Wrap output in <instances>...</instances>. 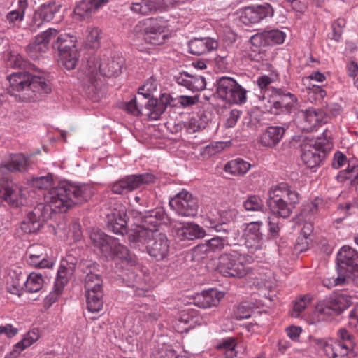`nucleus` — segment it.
Returning <instances> with one entry per match:
<instances>
[{
	"label": "nucleus",
	"instance_id": "f8f14e48",
	"mask_svg": "<svg viewBox=\"0 0 358 358\" xmlns=\"http://www.w3.org/2000/svg\"><path fill=\"white\" fill-rule=\"evenodd\" d=\"M170 207L179 215L182 217H194L198 210V203L192 194L182 190L169 201Z\"/></svg>",
	"mask_w": 358,
	"mask_h": 358
},
{
	"label": "nucleus",
	"instance_id": "37998d69",
	"mask_svg": "<svg viewBox=\"0 0 358 358\" xmlns=\"http://www.w3.org/2000/svg\"><path fill=\"white\" fill-rule=\"evenodd\" d=\"M195 313L192 312H183L180 316V317L178 320V325H180L182 324H187L188 327H182L180 330H178V331L183 332L187 331L189 327H192L194 324H197L201 325L203 323H206V321L201 322V318H199L198 316L194 315Z\"/></svg>",
	"mask_w": 358,
	"mask_h": 358
},
{
	"label": "nucleus",
	"instance_id": "f3484780",
	"mask_svg": "<svg viewBox=\"0 0 358 358\" xmlns=\"http://www.w3.org/2000/svg\"><path fill=\"white\" fill-rule=\"evenodd\" d=\"M273 13V8L269 3H264L245 8L241 12L240 18L243 24H256L266 17H271Z\"/></svg>",
	"mask_w": 358,
	"mask_h": 358
},
{
	"label": "nucleus",
	"instance_id": "b1692460",
	"mask_svg": "<svg viewBox=\"0 0 358 358\" xmlns=\"http://www.w3.org/2000/svg\"><path fill=\"white\" fill-rule=\"evenodd\" d=\"M177 83L192 92H200L206 88L205 78L201 76H194L187 72H182L176 76Z\"/></svg>",
	"mask_w": 358,
	"mask_h": 358
},
{
	"label": "nucleus",
	"instance_id": "680f3d73",
	"mask_svg": "<svg viewBox=\"0 0 358 358\" xmlns=\"http://www.w3.org/2000/svg\"><path fill=\"white\" fill-rule=\"evenodd\" d=\"M250 42L252 45L256 47L269 45L266 31L257 33L253 35L250 38Z\"/></svg>",
	"mask_w": 358,
	"mask_h": 358
},
{
	"label": "nucleus",
	"instance_id": "aec40b11",
	"mask_svg": "<svg viewBox=\"0 0 358 358\" xmlns=\"http://www.w3.org/2000/svg\"><path fill=\"white\" fill-rule=\"evenodd\" d=\"M168 0H139L131 4L130 10L136 14L148 15L157 11H164L168 8Z\"/></svg>",
	"mask_w": 358,
	"mask_h": 358
},
{
	"label": "nucleus",
	"instance_id": "72a5a7b5",
	"mask_svg": "<svg viewBox=\"0 0 358 358\" xmlns=\"http://www.w3.org/2000/svg\"><path fill=\"white\" fill-rule=\"evenodd\" d=\"M28 166L27 158L22 154H15L10 156V160L2 164L1 169L10 172H22Z\"/></svg>",
	"mask_w": 358,
	"mask_h": 358
},
{
	"label": "nucleus",
	"instance_id": "4c0bfd02",
	"mask_svg": "<svg viewBox=\"0 0 358 358\" xmlns=\"http://www.w3.org/2000/svg\"><path fill=\"white\" fill-rule=\"evenodd\" d=\"M87 306L90 312L97 313L103 307L102 289L86 292Z\"/></svg>",
	"mask_w": 358,
	"mask_h": 358
},
{
	"label": "nucleus",
	"instance_id": "864d4df0",
	"mask_svg": "<svg viewBox=\"0 0 358 358\" xmlns=\"http://www.w3.org/2000/svg\"><path fill=\"white\" fill-rule=\"evenodd\" d=\"M310 301L311 297L310 295H305L296 300L294 304L293 310L292 312V317H298Z\"/></svg>",
	"mask_w": 358,
	"mask_h": 358
},
{
	"label": "nucleus",
	"instance_id": "de8ad7c7",
	"mask_svg": "<svg viewBox=\"0 0 358 358\" xmlns=\"http://www.w3.org/2000/svg\"><path fill=\"white\" fill-rule=\"evenodd\" d=\"M24 277L22 275H15V278H12L10 282H8L7 289L12 294L17 296H20L24 289Z\"/></svg>",
	"mask_w": 358,
	"mask_h": 358
},
{
	"label": "nucleus",
	"instance_id": "338daca9",
	"mask_svg": "<svg viewBox=\"0 0 358 358\" xmlns=\"http://www.w3.org/2000/svg\"><path fill=\"white\" fill-rule=\"evenodd\" d=\"M348 327L354 331H358V304L349 313Z\"/></svg>",
	"mask_w": 358,
	"mask_h": 358
},
{
	"label": "nucleus",
	"instance_id": "ddd939ff",
	"mask_svg": "<svg viewBox=\"0 0 358 358\" xmlns=\"http://www.w3.org/2000/svg\"><path fill=\"white\" fill-rule=\"evenodd\" d=\"M338 268L348 278L358 277V252L350 246H343L337 255Z\"/></svg>",
	"mask_w": 358,
	"mask_h": 358
},
{
	"label": "nucleus",
	"instance_id": "412c9836",
	"mask_svg": "<svg viewBox=\"0 0 358 358\" xmlns=\"http://www.w3.org/2000/svg\"><path fill=\"white\" fill-rule=\"evenodd\" d=\"M268 196L287 201V203L296 205L300 201L299 194L288 183L280 182L273 185L268 191Z\"/></svg>",
	"mask_w": 358,
	"mask_h": 358
},
{
	"label": "nucleus",
	"instance_id": "4be33fe9",
	"mask_svg": "<svg viewBox=\"0 0 358 358\" xmlns=\"http://www.w3.org/2000/svg\"><path fill=\"white\" fill-rule=\"evenodd\" d=\"M262 222H251L246 225L244 237L246 247L252 250L262 248V234L260 228Z\"/></svg>",
	"mask_w": 358,
	"mask_h": 358
},
{
	"label": "nucleus",
	"instance_id": "20e7f679",
	"mask_svg": "<svg viewBox=\"0 0 358 358\" xmlns=\"http://www.w3.org/2000/svg\"><path fill=\"white\" fill-rule=\"evenodd\" d=\"M352 304V297L345 292L333 293L320 301L311 319V324L325 321L334 315H338Z\"/></svg>",
	"mask_w": 358,
	"mask_h": 358
},
{
	"label": "nucleus",
	"instance_id": "c9c22d12",
	"mask_svg": "<svg viewBox=\"0 0 358 358\" xmlns=\"http://www.w3.org/2000/svg\"><path fill=\"white\" fill-rule=\"evenodd\" d=\"M274 80L273 78H271L266 75H263L260 77H259L257 80V84L260 88L261 90H264V94L263 96H259V105L258 106L259 108H261L264 110H268L270 108V105H268L267 103V99L266 97V94H267V96H270V92H273L274 90H270L268 88V86L273 83Z\"/></svg>",
	"mask_w": 358,
	"mask_h": 358
},
{
	"label": "nucleus",
	"instance_id": "393cba45",
	"mask_svg": "<svg viewBox=\"0 0 358 358\" xmlns=\"http://www.w3.org/2000/svg\"><path fill=\"white\" fill-rule=\"evenodd\" d=\"M301 152V160L308 168L314 169L320 166L322 152L313 143L303 144Z\"/></svg>",
	"mask_w": 358,
	"mask_h": 358
},
{
	"label": "nucleus",
	"instance_id": "2eb2a0df",
	"mask_svg": "<svg viewBox=\"0 0 358 358\" xmlns=\"http://www.w3.org/2000/svg\"><path fill=\"white\" fill-rule=\"evenodd\" d=\"M238 212L234 208L220 210L217 212V217L207 218L203 224L206 227L214 229L217 232H225L227 234H232L231 222L236 217Z\"/></svg>",
	"mask_w": 358,
	"mask_h": 358
},
{
	"label": "nucleus",
	"instance_id": "13d9d810",
	"mask_svg": "<svg viewBox=\"0 0 358 358\" xmlns=\"http://www.w3.org/2000/svg\"><path fill=\"white\" fill-rule=\"evenodd\" d=\"M53 182V178L51 175L34 178L32 179V185L38 189H48Z\"/></svg>",
	"mask_w": 358,
	"mask_h": 358
},
{
	"label": "nucleus",
	"instance_id": "ea45409f",
	"mask_svg": "<svg viewBox=\"0 0 358 358\" xmlns=\"http://www.w3.org/2000/svg\"><path fill=\"white\" fill-rule=\"evenodd\" d=\"M26 259L29 265L39 268H50L54 265V262L48 258L47 255H27Z\"/></svg>",
	"mask_w": 358,
	"mask_h": 358
},
{
	"label": "nucleus",
	"instance_id": "bb28decb",
	"mask_svg": "<svg viewBox=\"0 0 358 358\" xmlns=\"http://www.w3.org/2000/svg\"><path fill=\"white\" fill-rule=\"evenodd\" d=\"M217 45V42L211 38H194L189 43V49L192 54L201 55L215 50Z\"/></svg>",
	"mask_w": 358,
	"mask_h": 358
},
{
	"label": "nucleus",
	"instance_id": "39448f33",
	"mask_svg": "<svg viewBox=\"0 0 358 358\" xmlns=\"http://www.w3.org/2000/svg\"><path fill=\"white\" fill-rule=\"evenodd\" d=\"M252 260L250 256L231 251L220 257L218 269L225 277L242 278L250 272L248 264Z\"/></svg>",
	"mask_w": 358,
	"mask_h": 358
},
{
	"label": "nucleus",
	"instance_id": "09e8293b",
	"mask_svg": "<svg viewBox=\"0 0 358 358\" xmlns=\"http://www.w3.org/2000/svg\"><path fill=\"white\" fill-rule=\"evenodd\" d=\"M355 280V278H348V275L345 272L341 271L338 268L337 277L325 278L323 282L326 287L331 288L337 285H343L346 282H349L350 281Z\"/></svg>",
	"mask_w": 358,
	"mask_h": 358
},
{
	"label": "nucleus",
	"instance_id": "2f4dec72",
	"mask_svg": "<svg viewBox=\"0 0 358 358\" xmlns=\"http://www.w3.org/2000/svg\"><path fill=\"white\" fill-rule=\"evenodd\" d=\"M76 42L77 38L75 36L66 33L60 34L53 43L52 48L57 50L60 55L63 52L76 50Z\"/></svg>",
	"mask_w": 358,
	"mask_h": 358
},
{
	"label": "nucleus",
	"instance_id": "f704fd0d",
	"mask_svg": "<svg viewBox=\"0 0 358 358\" xmlns=\"http://www.w3.org/2000/svg\"><path fill=\"white\" fill-rule=\"evenodd\" d=\"M251 166L248 162L241 158H236L228 162L225 164L224 170L226 173L233 176H243L250 169Z\"/></svg>",
	"mask_w": 358,
	"mask_h": 358
},
{
	"label": "nucleus",
	"instance_id": "6e6552de",
	"mask_svg": "<svg viewBox=\"0 0 358 358\" xmlns=\"http://www.w3.org/2000/svg\"><path fill=\"white\" fill-rule=\"evenodd\" d=\"M338 106H328L327 111H322L315 108H308L298 112L296 121L301 130L313 131L318 126L327 122L326 113H330L334 115L338 111Z\"/></svg>",
	"mask_w": 358,
	"mask_h": 358
},
{
	"label": "nucleus",
	"instance_id": "7c9ffc66",
	"mask_svg": "<svg viewBox=\"0 0 358 358\" xmlns=\"http://www.w3.org/2000/svg\"><path fill=\"white\" fill-rule=\"evenodd\" d=\"M108 0H82L74 8V13L80 17H85L99 9Z\"/></svg>",
	"mask_w": 358,
	"mask_h": 358
},
{
	"label": "nucleus",
	"instance_id": "423d86ee",
	"mask_svg": "<svg viewBox=\"0 0 358 358\" xmlns=\"http://www.w3.org/2000/svg\"><path fill=\"white\" fill-rule=\"evenodd\" d=\"M90 238L93 245L106 258L127 259L129 257V252L125 246L121 245L116 238L108 236L99 230H93L90 234Z\"/></svg>",
	"mask_w": 358,
	"mask_h": 358
},
{
	"label": "nucleus",
	"instance_id": "c03bdc74",
	"mask_svg": "<svg viewBox=\"0 0 358 358\" xmlns=\"http://www.w3.org/2000/svg\"><path fill=\"white\" fill-rule=\"evenodd\" d=\"M39 338L38 332L32 330L28 332L23 338L22 340L16 343L13 347V352L16 354H20L25 348L32 345Z\"/></svg>",
	"mask_w": 358,
	"mask_h": 358
},
{
	"label": "nucleus",
	"instance_id": "bf43d9fd",
	"mask_svg": "<svg viewBox=\"0 0 358 358\" xmlns=\"http://www.w3.org/2000/svg\"><path fill=\"white\" fill-rule=\"evenodd\" d=\"M268 45L282 44L285 39V34L280 30H271L266 31Z\"/></svg>",
	"mask_w": 358,
	"mask_h": 358
},
{
	"label": "nucleus",
	"instance_id": "a18cd8bd",
	"mask_svg": "<svg viewBox=\"0 0 358 358\" xmlns=\"http://www.w3.org/2000/svg\"><path fill=\"white\" fill-rule=\"evenodd\" d=\"M59 5L55 2H50L43 4L38 10H36V17H42L45 21H50L55 14L59 10Z\"/></svg>",
	"mask_w": 358,
	"mask_h": 358
},
{
	"label": "nucleus",
	"instance_id": "7ed1b4c3",
	"mask_svg": "<svg viewBox=\"0 0 358 358\" xmlns=\"http://www.w3.org/2000/svg\"><path fill=\"white\" fill-rule=\"evenodd\" d=\"M9 92L24 101H34L38 94L50 92L51 89L42 75H34L22 71L15 72L8 77Z\"/></svg>",
	"mask_w": 358,
	"mask_h": 358
},
{
	"label": "nucleus",
	"instance_id": "603ef678",
	"mask_svg": "<svg viewBox=\"0 0 358 358\" xmlns=\"http://www.w3.org/2000/svg\"><path fill=\"white\" fill-rule=\"evenodd\" d=\"M64 288L55 284L52 290L44 299V307L50 308L55 303L63 292Z\"/></svg>",
	"mask_w": 358,
	"mask_h": 358
},
{
	"label": "nucleus",
	"instance_id": "5701e85b",
	"mask_svg": "<svg viewBox=\"0 0 358 358\" xmlns=\"http://www.w3.org/2000/svg\"><path fill=\"white\" fill-rule=\"evenodd\" d=\"M224 296L223 292L210 289L197 294L194 299V303L200 308H208L217 306Z\"/></svg>",
	"mask_w": 358,
	"mask_h": 358
},
{
	"label": "nucleus",
	"instance_id": "4468645a",
	"mask_svg": "<svg viewBox=\"0 0 358 358\" xmlns=\"http://www.w3.org/2000/svg\"><path fill=\"white\" fill-rule=\"evenodd\" d=\"M0 199L9 205L18 207L26 202V194L22 187L13 181L0 180Z\"/></svg>",
	"mask_w": 358,
	"mask_h": 358
},
{
	"label": "nucleus",
	"instance_id": "c85d7f7f",
	"mask_svg": "<svg viewBox=\"0 0 358 358\" xmlns=\"http://www.w3.org/2000/svg\"><path fill=\"white\" fill-rule=\"evenodd\" d=\"M280 199L268 196V206L273 215L284 218L288 217L296 206L287 203V201H281Z\"/></svg>",
	"mask_w": 358,
	"mask_h": 358
},
{
	"label": "nucleus",
	"instance_id": "0eeeda50",
	"mask_svg": "<svg viewBox=\"0 0 358 358\" xmlns=\"http://www.w3.org/2000/svg\"><path fill=\"white\" fill-rule=\"evenodd\" d=\"M121 57H108L101 59L92 58L88 61V76L92 83L99 78V75L106 77L117 76L123 65Z\"/></svg>",
	"mask_w": 358,
	"mask_h": 358
},
{
	"label": "nucleus",
	"instance_id": "69168bd1",
	"mask_svg": "<svg viewBox=\"0 0 358 358\" xmlns=\"http://www.w3.org/2000/svg\"><path fill=\"white\" fill-rule=\"evenodd\" d=\"M150 195L151 192L149 191L140 192L135 196L134 201L140 206L148 207L151 203Z\"/></svg>",
	"mask_w": 358,
	"mask_h": 358
},
{
	"label": "nucleus",
	"instance_id": "5fc2aeb1",
	"mask_svg": "<svg viewBox=\"0 0 358 358\" xmlns=\"http://www.w3.org/2000/svg\"><path fill=\"white\" fill-rule=\"evenodd\" d=\"M230 234L222 237H214L210 240L208 241L207 247L210 250L212 251H220L221 250L226 243H228L230 239Z\"/></svg>",
	"mask_w": 358,
	"mask_h": 358
},
{
	"label": "nucleus",
	"instance_id": "a211bd4d",
	"mask_svg": "<svg viewBox=\"0 0 358 358\" xmlns=\"http://www.w3.org/2000/svg\"><path fill=\"white\" fill-rule=\"evenodd\" d=\"M134 211H136L134 210ZM131 210L129 213V217L127 215L125 208L123 206H120V209H114L110 214L108 215V223L109 229L116 234L124 235L127 232V223L131 219L133 220V223L135 226L136 220L133 218L131 215ZM135 227L134 229H136Z\"/></svg>",
	"mask_w": 358,
	"mask_h": 358
},
{
	"label": "nucleus",
	"instance_id": "0e129e2a",
	"mask_svg": "<svg viewBox=\"0 0 358 358\" xmlns=\"http://www.w3.org/2000/svg\"><path fill=\"white\" fill-rule=\"evenodd\" d=\"M355 169V166H350L348 165V168L343 171L339 172L337 176V178L339 181H343L347 179H350L351 182L353 183H358V173L355 176L354 178H352L350 174L352 173Z\"/></svg>",
	"mask_w": 358,
	"mask_h": 358
},
{
	"label": "nucleus",
	"instance_id": "473e14b6",
	"mask_svg": "<svg viewBox=\"0 0 358 358\" xmlns=\"http://www.w3.org/2000/svg\"><path fill=\"white\" fill-rule=\"evenodd\" d=\"M27 7L28 3L27 0H19L17 9L8 12L6 15L5 22L10 27H17L23 21Z\"/></svg>",
	"mask_w": 358,
	"mask_h": 358
},
{
	"label": "nucleus",
	"instance_id": "49530a36",
	"mask_svg": "<svg viewBox=\"0 0 358 358\" xmlns=\"http://www.w3.org/2000/svg\"><path fill=\"white\" fill-rule=\"evenodd\" d=\"M85 292L102 289V280L95 273H90L85 278Z\"/></svg>",
	"mask_w": 358,
	"mask_h": 358
},
{
	"label": "nucleus",
	"instance_id": "cd10ccee",
	"mask_svg": "<svg viewBox=\"0 0 358 358\" xmlns=\"http://www.w3.org/2000/svg\"><path fill=\"white\" fill-rule=\"evenodd\" d=\"M285 131L282 127H269L261 134L259 143L264 147L273 148L280 141Z\"/></svg>",
	"mask_w": 358,
	"mask_h": 358
},
{
	"label": "nucleus",
	"instance_id": "3c124183",
	"mask_svg": "<svg viewBox=\"0 0 358 358\" xmlns=\"http://www.w3.org/2000/svg\"><path fill=\"white\" fill-rule=\"evenodd\" d=\"M243 206L248 211H259L262 210L264 205L260 197L252 195L244 201Z\"/></svg>",
	"mask_w": 358,
	"mask_h": 358
},
{
	"label": "nucleus",
	"instance_id": "f257e3e1",
	"mask_svg": "<svg viewBox=\"0 0 358 358\" xmlns=\"http://www.w3.org/2000/svg\"><path fill=\"white\" fill-rule=\"evenodd\" d=\"M93 194V188L87 184L63 182L50 188L44 195V203H38L28 213L27 219L32 225L29 232L38 230L55 213L66 212L73 206L87 201Z\"/></svg>",
	"mask_w": 358,
	"mask_h": 358
},
{
	"label": "nucleus",
	"instance_id": "9b49d317",
	"mask_svg": "<svg viewBox=\"0 0 358 358\" xmlns=\"http://www.w3.org/2000/svg\"><path fill=\"white\" fill-rule=\"evenodd\" d=\"M155 180L154 175L149 173L129 175L116 181L111 189L115 194H125L140 188L143 185L152 183Z\"/></svg>",
	"mask_w": 358,
	"mask_h": 358
},
{
	"label": "nucleus",
	"instance_id": "4d7b16f0",
	"mask_svg": "<svg viewBox=\"0 0 358 358\" xmlns=\"http://www.w3.org/2000/svg\"><path fill=\"white\" fill-rule=\"evenodd\" d=\"M206 123L199 116L192 117L187 124V131L194 133L206 127Z\"/></svg>",
	"mask_w": 358,
	"mask_h": 358
},
{
	"label": "nucleus",
	"instance_id": "58836bf2",
	"mask_svg": "<svg viewBox=\"0 0 358 358\" xmlns=\"http://www.w3.org/2000/svg\"><path fill=\"white\" fill-rule=\"evenodd\" d=\"M24 289L27 292H37L43 287L44 278L43 275L36 272H32L24 278Z\"/></svg>",
	"mask_w": 358,
	"mask_h": 358
},
{
	"label": "nucleus",
	"instance_id": "dca6fc26",
	"mask_svg": "<svg viewBox=\"0 0 358 358\" xmlns=\"http://www.w3.org/2000/svg\"><path fill=\"white\" fill-rule=\"evenodd\" d=\"M57 35V31L52 28L37 35L27 47V52L29 57L33 59H38L43 53L47 52L49 42Z\"/></svg>",
	"mask_w": 358,
	"mask_h": 358
},
{
	"label": "nucleus",
	"instance_id": "774afa93",
	"mask_svg": "<svg viewBox=\"0 0 358 358\" xmlns=\"http://www.w3.org/2000/svg\"><path fill=\"white\" fill-rule=\"evenodd\" d=\"M251 310L248 305L241 303L236 307L235 310V317L237 320L246 319L250 317Z\"/></svg>",
	"mask_w": 358,
	"mask_h": 358
},
{
	"label": "nucleus",
	"instance_id": "79ce46f5",
	"mask_svg": "<svg viewBox=\"0 0 358 358\" xmlns=\"http://www.w3.org/2000/svg\"><path fill=\"white\" fill-rule=\"evenodd\" d=\"M102 37L101 30L96 27H89L86 30L85 43L86 45L96 48L100 45V40Z\"/></svg>",
	"mask_w": 358,
	"mask_h": 358
},
{
	"label": "nucleus",
	"instance_id": "a19ab883",
	"mask_svg": "<svg viewBox=\"0 0 358 358\" xmlns=\"http://www.w3.org/2000/svg\"><path fill=\"white\" fill-rule=\"evenodd\" d=\"M78 52L76 50H71L68 52H63L59 55V64L67 70L73 69L78 61Z\"/></svg>",
	"mask_w": 358,
	"mask_h": 358
},
{
	"label": "nucleus",
	"instance_id": "e433bc0d",
	"mask_svg": "<svg viewBox=\"0 0 358 358\" xmlns=\"http://www.w3.org/2000/svg\"><path fill=\"white\" fill-rule=\"evenodd\" d=\"M267 100L268 105L271 106V103L275 105V107H286L289 108L296 101L295 96L289 93H282L280 90H275V95Z\"/></svg>",
	"mask_w": 358,
	"mask_h": 358
},
{
	"label": "nucleus",
	"instance_id": "9d476101",
	"mask_svg": "<svg viewBox=\"0 0 358 358\" xmlns=\"http://www.w3.org/2000/svg\"><path fill=\"white\" fill-rule=\"evenodd\" d=\"M312 344L328 358H350L353 350L350 342L341 343L332 339L314 338Z\"/></svg>",
	"mask_w": 358,
	"mask_h": 358
},
{
	"label": "nucleus",
	"instance_id": "6ab92c4d",
	"mask_svg": "<svg viewBox=\"0 0 358 358\" xmlns=\"http://www.w3.org/2000/svg\"><path fill=\"white\" fill-rule=\"evenodd\" d=\"M144 40L152 45H157L166 40V27L157 19L149 18L144 21Z\"/></svg>",
	"mask_w": 358,
	"mask_h": 358
},
{
	"label": "nucleus",
	"instance_id": "1a4fd4ad",
	"mask_svg": "<svg viewBox=\"0 0 358 358\" xmlns=\"http://www.w3.org/2000/svg\"><path fill=\"white\" fill-rule=\"evenodd\" d=\"M246 90L234 79L222 77L217 82L218 96L230 103L242 104L246 101Z\"/></svg>",
	"mask_w": 358,
	"mask_h": 358
},
{
	"label": "nucleus",
	"instance_id": "a878e982",
	"mask_svg": "<svg viewBox=\"0 0 358 358\" xmlns=\"http://www.w3.org/2000/svg\"><path fill=\"white\" fill-rule=\"evenodd\" d=\"M206 232L198 224L193 222L185 223L176 229L175 236L180 241L194 240L205 236Z\"/></svg>",
	"mask_w": 358,
	"mask_h": 358
},
{
	"label": "nucleus",
	"instance_id": "052dcab7",
	"mask_svg": "<svg viewBox=\"0 0 358 358\" xmlns=\"http://www.w3.org/2000/svg\"><path fill=\"white\" fill-rule=\"evenodd\" d=\"M327 95L326 91L318 85H313L308 92L309 99H313L315 101H320Z\"/></svg>",
	"mask_w": 358,
	"mask_h": 358
},
{
	"label": "nucleus",
	"instance_id": "c756f323",
	"mask_svg": "<svg viewBox=\"0 0 358 358\" xmlns=\"http://www.w3.org/2000/svg\"><path fill=\"white\" fill-rule=\"evenodd\" d=\"M74 269L75 264L71 262V257L63 259L57 271V276L55 284L64 288V286L73 276Z\"/></svg>",
	"mask_w": 358,
	"mask_h": 358
},
{
	"label": "nucleus",
	"instance_id": "e2e57ef3",
	"mask_svg": "<svg viewBox=\"0 0 358 358\" xmlns=\"http://www.w3.org/2000/svg\"><path fill=\"white\" fill-rule=\"evenodd\" d=\"M322 200L320 198L315 199L313 201L306 203L303 206L302 214L303 215H313L318 210L319 206L322 204Z\"/></svg>",
	"mask_w": 358,
	"mask_h": 358
},
{
	"label": "nucleus",
	"instance_id": "8fccbe9b",
	"mask_svg": "<svg viewBox=\"0 0 358 358\" xmlns=\"http://www.w3.org/2000/svg\"><path fill=\"white\" fill-rule=\"evenodd\" d=\"M157 83L155 78H150L148 79L143 86L138 89V95L142 96L145 99L149 98L151 94L157 90Z\"/></svg>",
	"mask_w": 358,
	"mask_h": 358
},
{
	"label": "nucleus",
	"instance_id": "6e6d98bb",
	"mask_svg": "<svg viewBox=\"0 0 358 358\" xmlns=\"http://www.w3.org/2000/svg\"><path fill=\"white\" fill-rule=\"evenodd\" d=\"M175 351L171 345H162L152 352V358H174Z\"/></svg>",
	"mask_w": 358,
	"mask_h": 358
},
{
	"label": "nucleus",
	"instance_id": "f03ea898",
	"mask_svg": "<svg viewBox=\"0 0 358 358\" xmlns=\"http://www.w3.org/2000/svg\"><path fill=\"white\" fill-rule=\"evenodd\" d=\"M131 215L136 220V228L129 234L131 245L139 250L145 245L150 256L157 261L164 259L169 254L170 244L166 236L155 229L158 224L157 219L138 211H133Z\"/></svg>",
	"mask_w": 358,
	"mask_h": 358
}]
</instances>
